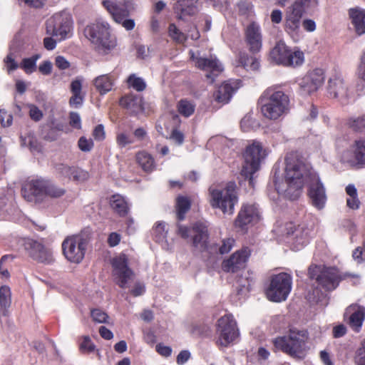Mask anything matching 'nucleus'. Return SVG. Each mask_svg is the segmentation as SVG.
I'll list each match as a JSON object with an SVG mask.
<instances>
[{"instance_id": "obj_1", "label": "nucleus", "mask_w": 365, "mask_h": 365, "mask_svg": "<svg viewBox=\"0 0 365 365\" xmlns=\"http://www.w3.org/2000/svg\"><path fill=\"white\" fill-rule=\"evenodd\" d=\"M285 162V180L275 182V189L285 197L294 200L300 196L304 185L309 182L311 175L316 173L311 170L310 165L297 153L287 154Z\"/></svg>"}, {"instance_id": "obj_2", "label": "nucleus", "mask_w": 365, "mask_h": 365, "mask_svg": "<svg viewBox=\"0 0 365 365\" xmlns=\"http://www.w3.org/2000/svg\"><path fill=\"white\" fill-rule=\"evenodd\" d=\"M309 339L306 330L290 328L287 333L274 341V346L292 357L302 359L306 351V344Z\"/></svg>"}, {"instance_id": "obj_3", "label": "nucleus", "mask_w": 365, "mask_h": 365, "mask_svg": "<svg viewBox=\"0 0 365 365\" xmlns=\"http://www.w3.org/2000/svg\"><path fill=\"white\" fill-rule=\"evenodd\" d=\"M261 111L270 120H276L289 110V98L282 91L267 88L260 98Z\"/></svg>"}, {"instance_id": "obj_4", "label": "nucleus", "mask_w": 365, "mask_h": 365, "mask_svg": "<svg viewBox=\"0 0 365 365\" xmlns=\"http://www.w3.org/2000/svg\"><path fill=\"white\" fill-rule=\"evenodd\" d=\"M193 247L201 252H207L209 254L224 255L228 253L235 244V240L227 238L222 241V245L215 243L208 245V230L207 225L200 222H196L193 227Z\"/></svg>"}, {"instance_id": "obj_5", "label": "nucleus", "mask_w": 365, "mask_h": 365, "mask_svg": "<svg viewBox=\"0 0 365 365\" xmlns=\"http://www.w3.org/2000/svg\"><path fill=\"white\" fill-rule=\"evenodd\" d=\"M210 204L214 208H219L225 214L232 215L234 207L238 201L237 185L234 182H229L223 189L210 187Z\"/></svg>"}, {"instance_id": "obj_6", "label": "nucleus", "mask_w": 365, "mask_h": 365, "mask_svg": "<svg viewBox=\"0 0 365 365\" xmlns=\"http://www.w3.org/2000/svg\"><path fill=\"white\" fill-rule=\"evenodd\" d=\"M266 155V150L259 142H254L247 147L244 153L245 162L241 175L249 180L250 185H252L253 175L259 169L260 163Z\"/></svg>"}, {"instance_id": "obj_7", "label": "nucleus", "mask_w": 365, "mask_h": 365, "mask_svg": "<svg viewBox=\"0 0 365 365\" xmlns=\"http://www.w3.org/2000/svg\"><path fill=\"white\" fill-rule=\"evenodd\" d=\"M85 35L98 51L111 50L116 45L115 38L110 35L108 24L96 23L88 26L85 29Z\"/></svg>"}, {"instance_id": "obj_8", "label": "nucleus", "mask_w": 365, "mask_h": 365, "mask_svg": "<svg viewBox=\"0 0 365 365\" xmlns=\"http://www.w3.org/2000/svg\"><path fill=\"white\" fill-rule=\"evenodd\" d=\"M271 60L278 65L298 66L304 62V53L299 50L292 51L282 41L277 42L269 53Z\"/></svg>"}, {"instance_id": "obj_9", "label": "nucleus", "mask_w": 365, "mask_h": 365, "mask_svg": "<svg viewBox=\"0 0 365 365\" xmlns=\"http://www.w3.org/2000/svg\"><path fill=\"white\" fill-rule=\"evenodd\" d=\"M308 273L310 279H315L327 291L336 289L341 279L338 270L334 267L312 265L309 267Z\"/></svg>"}, {"instance_id": "obj_10", "label": "nucleus", "mask_w": 365, "mask_h": 365, "mask_svg": "<svg viewBox=\"0 0 365 365\" xmlns=\"http://www.w3.org/2000/svg\"><path fill=\"white\" fill-rule=\"evenodd\" d=\"M292 289V278L286 273L274 275L266 290V296L272 302L284 301Z\"/></svg>"}, {"instance_id": "obj_11", "label": "nucleus", "mask_w": 365, "mask_h": 365, "mask_svg": "<svg viewBox=\"0 0 365 365\" xmlns=\"http://www.w3.org/2000/svg\"><path fill=\"white\" fill-rule=\"evenodd\" d=\"M103 5L110 14L113 20L118 24H121L126 30H132L134 28V20L127 19L130 13L128 2L103 0Z\"/></svg>"}, {"instance_id": "obj_12", "label": "nucleus", "mask_w": 365, "mask_h": 365, "mask_svg": "<svg viewBox=\"0 0 365 365\" xmlns=\"http://www.w3.org/2000/svg\"><path fill=\"white\" fill-rule=\"evenodd\" d=\"M87 241L81 236L67 237L62 243L63 252L68 260L79 263L84 257Z\"/></svg>"}, {"instance_id": "obj_13", "label": "nucleus", "mask_w": 365, "mask_h": 365, "mask_svg": "<svg viewBox=\"0 0 365 365\" xmlns=\"http://www.w3.org/2000/svg\"><path fill=\"white\" fill-rule=\"evenodd\" d=\"M217 333L218 343L223 346H227L239 336L236 322L230 315H225L217 321Z\"/></svg>"}, {"instance_id": "obj_14", "label": "nucleus", "mask_w": 365, "mask_h": 365, "mask_svg": "<svg viewBox=\"0 0 365 365\" xmlns=\"http://www.w3.org/2000/svg\"><path fill=\"white\" fill-rule=\"evenodd\" d=\"M71 28V16L65 12L56 14L46 21V33L58 38L59 40L66 37Z\"/></svg>"}, {"instance_id": "obj_15", "label": "nucleus", "mask_w": 365, "mask_h": 365, "mask_svg": "<svg viewBox=\"0 0 365 365\" xmlns=\"http://www.w3.org/2000/svg\"><path fill=\"white\" fill-rule=\"evenodd\" d=\"M28 255L38 263L50 264L54 262L53 252L43 243L32 239H27L24 243Z\"/></svg>"}, {"instance_id": "obj_16", "label": "nucleus", "mask_w": 365, "mask_h": 365, "mask_svg": "<svg viewBox=\"0 0 365 365\" xmlns=\"http://www.w3.org/2000/svg\"><path fill=\"white\" fill-rule=\"evenodd\" d=\"M190 58L195 62V67L207 72L205 76L211 80V83L223 71L222 64L215 56L204 57L199 52H192Z\"/></svg>"}, {"instance_id": "obj_17", "label": "nucleus", "mask_w": 365, "mask_h": 365, "mask_svg": "<svg viewBox=\"0 0 365 365\" xmlns=\"http://www.w3.org/2000/svg\"><path fill=\"white\" fill-rule=\"evenodd\" d=\"M113 274L117 284L121 288L127 287L129 281L134 277L133 272L128 266V258L121 254L113 259Z\"/></svg>"}, {"instance_id": "obj_18", "label": "nucleus", "mask_w": 365, "mask_h": 365, "mask_svg": "<svg viewBox=\"0 0 365 365\" xmlns=\"http://www.w3.org/2000/svg\"><path fill=\"white\" fill-rule=\"evenodd\" d=\"M46 180L37 179L26 182L21 188V195L28 202H37L45 196Z\"/></svg>"}, {"instance_id": "obj_19", "label": "nucleus", "mask_w": 365, "mask_h": 365, "mask_svg": "<svg viewBox=\"0 0 365 365\" xmlns=\"http://www.w3.org/2000/svg\"><path fill=\"white\" fill-rule=\"evenodd\" d=\"M309 185L308 194L311 199L312 204L318 209H322L327 200L325 189L323 184L317 174L311 175Z\"/></svg>"}, {"instance_id": "obj_20", "label": "nucleus", "mask_w": 365, "mask_h": 365, "mask_svg": "<svg viewBox=\"0 0 365 365\" xmlns=\"http://www.w3.org/2000/svg\"><path fill=\"white\" fill-rule=\"evenodd\" d=\"M250 255V250L248 247H244L234 252L229 259L222 262V270L226 272L234 273L240 269H244Z\"/></svg>"}, {"instance_id": "obj_21", "label": "nucleus", "mask_w": 365, "mask_h": 365, "mask_svg": "<svg viewBox=\"0 0 365 365\" xmlns=\"http://www.w3.org/2000/svg\"><path fill=\"white\" fill-rule=\"evenodd\" d=\"M56 175L61 178H68L76 182H83L88 179L89 174L76 166H69L64 163H56L54 165Z\"/></svg>"}, {"instance_id": "obj_22", "label": "nucleus", "mask_w": 365, "mask_h": 365, "mask_svg": "<svg viewBox=\"0 0 365 365\" xmlns=\"http://www.w3.org/2000/svg\"><path fill=\"white\" fill-rule=\"evenodd\" d=\"M245 41L252 53H257L262 48V34L259 26L252 22L245 29Z\"/></svg>"}, {"instance_id": "obj_23", "label": "nucleus", "mask_w": 365, "mask_h": 365, "mask_svg": "<svg viewBox=\"0 0 365 365\" xmlns=\"http://www.w3.org/2000/svg\"><path fill=\"white\" fill-rule=\"evenodd\" d=\"M328 92L332 97L338 98L341 103H348L349 96L348 88L341 77L334 76L329 79Z\"/></svg>"}, {"instance_id": "obj_24", "label": "nucleus", "mask_w": 365, "mask_h": 365, "mask_svg": "<svg viewBox=\"0 0 365 365\" xmlns=\"http://www.w3.org/2000/svg\"><path fill=\"white\" fill-rule=\"evenodd\" d=\"M324 76L321 69H315L308 73L300 83L301 89L307 93L316 91L324 81Z\"/></svg>"}, {"instance_id": "obj_25", "label": "nucleus", "mask_w": 365, "mask_h": 365, "mask_svg": "<svg viewBox=\"0 0 365 365\" xmlns=\"http://www.w3.org/2000/svg\"><path fill=\"white\" fill-rule=\"evenodd\" d=\"M344 317H348V324L356 331H359L365 319V308L358 304L349 306Z\"/></svg>"}, {"instance_id": "obj_26", "label": "nucleus", "mask_w": 365, "mask_h": 365, "mask_svg": "<svg viewBox=\"0 0 365 365\" xmlns=\"http://www.w3.org/2000/svg\"><path fill=\"white\" fill-rule=\"evenodd\" d=\"M259 220V213L254 205H244L235 220V226L243 229L246 225Z\"/></svg>"}, {"instance_id": "obj_27", "label": "nucleus", "mask_w": 365, "mask_h": 365, "mask_svg": "<svg viewBox=\"0 0 365 365\" xmlns=\"http://www.w3.org/2000/svg\"><path fill=\"white\" fill-rule=\"evenodd\" d=\"M239 83L237 81H226L221 84L213 93L215 101L219 103H227L238 89Z\"/></svg>"}, {"instance_id": "obj_28", "label": "nucleus", "mask_w": 365, "mask_h": 365, "mask_svg": "<svg viewBox=\"0 0 365 365\" xmlns=\"http://www.w3.org/2000/svg\"><path fill=\"white\" fill-rule=\"evenodd\" d=\"M120 105L134 113H138L144 109L143 98L140 95L133 93L122 97Z\"/></svg>"}, {"instance_id": "obj_29", "label": "nucleus", "mask_w": 365, "mask_h": 365, "mask_svg": "<svg viewBox=\"0 0 365 365\" xmlns=\"http://www.w3.org/2000/svg\"><path fill=\"white\" fill-rule=\"evenodd\" d=\"M349 14L356 33L359 36L365 34V10L351 9Z\"/></svg>"}, {"instance_id": "obj_30", "label": "nucleus", "mask_w": 365, "mask_h": 365, "mask_svg": "<svg viewBox=\"0 0 365 365\" xmlns=\"http://www.w3.org/2000/svg\"><path fill=\"white\" fill-rule=\"evenodd\" d=\"M114 78L109 74L101 75L93 80V85L101 95L111 91Z\"/></svg>"}, {"instance_id": "obj_31", "label": "nucleus", "mask_w": 365, "mask_h": 365, "mask_svg": "<svg viewBox=\"0 0 365 365\" xmlns=\"http://www.w3.org/2000/svg\"><path fill=\"white\" fill-rule=\"evenodd\" d=\"M11 304V293L9 287L6 285L0 287V314L7 316L8 309Z\"/></svg>"}, {"instance_id": "obj_32", "label": "nucleus", "mask_w": 365, "mask_h": 365, "mask_svg": "<svg viewBox=\"0 0 365 365\" xmlns=\"http://www.w3.org/2000/svg\"><path fill=\"white\" fill-rule=\"evenodd\" d=\"M174 10L178 14V18L181 20H184L187 16H193L197 11L195 4H182L181 1L175 4Z\"/></svg>"}, {"instance_id": "obj_33", "label": "nucleus", "mask_w": 365, "mask_h": 365, "mask_svg": "<svg viewBox=\"0 0 365 365\" xmlns=\"http://www.w3.org/2000/svg\"><path fill=\"white\" fill-rule=\"evenodd\" d=\"M136 160L145 172H151L155 167L153 158L145 151L138 152L136 154Z\"/></svg>"}, {"instance_id": "obj_34", "label": "nucleus", "mask_w": 365, "mask_h": 365, "mask_svg": "<svg viewBox=\"0 0 365 365\" xmlns=\"http://www.w3.org/2000/svg\"><path fill=\"white\" fill-rule=\"evenodd\" d=\"M111 207L120 216H124L128 213V207L124 198L119 195H114L110 199Z\"/></svg>"}, {"instance_id": "obj_35", "label": "nucleus", "mask_w": 365, "mask_h": 365, "mask_svg": "<svg viewBox=\"0 0 365 365\" xmlns=\"http://www.w3.org/2000/svg\"><path fill=\"white\" fill-rule=\"evenodd\" d=\"M346 192L349 197L346 199V205L352 209L357 210L359 208L360 201L357 195V190L354 185H348L346 187Z\"/></svg>"}, {"instance_id": "obj_36", "label": "nucleus", "mask_w": 365, "mask_h": 365, "mask_svg": "<svg viewBox=\"0 0 365 365\" xmlns=\"http://www.w3.org/2000/svg\"><path fill=\"white\" fill-rule=\"evenodd\" d=\"M302 228H296L292 222H287L284 225L280 227L277 230L282 235L290 236L295 235L297 242L299 245H303L306 243L305 240L299 239L298 233L301 232Z\"/></svg>"}, {"instance_id": "obj_37", "label": "nucleus", "mask_w": 365, "mask_h": 365, "mask_svg": "<svg viewBox=\"0 0 365 365\" xmlns=\"http://www.w3.org/2000/svg\"><path fill=\"white\" fill-rule=\"evenodd\" d=\"M177 217L179 220H182L185 218V213L190 208V200L183 196H180L177 198Z\"/></svg>"}, {"instance_id": "obj_38", "label": "nucleus", "mask_w": 365, "mask_h": 365, "mask_svg": "<svg viewBox=\"0 0 365 365\" xmlns=\"http://www.w3.org/2000/svg\"><path fill=\"white\" fill-rule=\"evenodd\" d=\"M354 155L358 164L365 165V140L361 139L355 141Z\"/></svg>"}, {"instance_id": "obj_39", "label": "nucleus", "mask_w": 365, "mask_h": 365, "mask_svg": "<svg viewBox=\"0 0 365 365\" xmlns=\"http://www.w3.org/2000/svg\"><path fill=\"white\" fill-rule=\"evenodd\" d=\"M66 193L65 189L60 187L50 181L46 180L45 196L57 198Z\"/></svg>"}, {"instance_id": "obj_40", "label": "nucleus", "mask_w": 365, "mask_h": 365, "mask_svg": "<svg viewBox=\"0 0 365 365\" xmlns=\"http://www.w3.org/2000/svg\"><path fill=\"white\" fill-rule=\"evenodd\" d=\"M40 57V54H35L30 58H24L21 63V68L28 74L34 72L36 70V61Z\"/></svg>"}, {"instance_id": "obj_41", "label": "nucleus", "mask_w": 365, "mask_h": 365, "mask_svg": "<svg viewBox=\"0 0 365 365\" xmlns=\"http://www.w3.org/2000/svg\"><path fill=\"white\" fill-rule=\"evenodd\" d=\"M195 105L187 99H182L178 103V112L185 117L190 116L195 111Z\"/></svg>"}, {"instance_id": "obj_42", "label": "nucleus", "mask_w": 365, "mask_h": 365, "mask_svg": "<svg viewBox=\"0 0 365 365\" xmlns=\"http://www.w3.org/2000/svg\"><path fill=\"white\" fill-rule=\"evenodd\" d=\"M240 63L247 70L256 71L259 66V63L255 57H249L245 54L240 56Z\"/></svg>"}, {"instance_id": "obj_43", "label": "nucleus", "mask_w": 365, "mask_h": 365, "mask_svg": "<svg viewBox=\"0 0 365 365\" xmlns=\"http://www.w3.org/2000/svg\"><path fill=\"white\" fill-rule=\"evenodd\" d=\"M62 128L61 125H58L56 127H45L41 131V135L48 141L56 140L58 136V131L61 130Z\"/></svg>"}, {"instance_id": "obj_44", "label": "nucleus", "mask_w": 365, "mask_h": 365, "mask_svg": "<svg viewBox=\"0 0 365 365\" xmlns=\"http://www.w3.org/2000/svg\"><path fill=\"white\" fill-rule=\"evenodd\" d=\"M169 35L177 43H183L187 40V36L181 32L175 24H171L169 26Z\"/></svg>"}, {"instance_id": "obj_45", "label": "nucleus", "mask_w": 365, "mask_h": 365, "mask_svg": "<svg viewBox=\"0 0 365 365\" xmlns=\"http://www.w3.org/2000/svg\"><path fill=\"white\" fill-rule=\"evenodd\" d=\"M91 317L93 322L101 324H108V315L104 311L100 309H93L91 310Z\"/></svg>"}, {"instance_id": "obj_46", "label": "nucleus", "mask_w": 365, "mask_h": 365, "mask_svg": "<svg viewBox=\"0 0 365 365\" xmlns=\"http://www.w3.org/2000/svg\"><path fill=\"white\" fill-rule=\"evenodd\" d=\"M128 83L137 91H143L146 87V84L143 79L136 77L134 74H132L128 77Z\"/></svg>"}, {"instance_id": "obj_47", "label": "nucleus", "mask_w": 365, "mask_h": 365, "mask_svg": "<svg viewBox=\"0 0 365 365\" xmlns=\"http://www.w3.org/2000/svg\"><path fill=\"white\" fill-rule=\"evenodd\" d=\"M349 128L355 131L361 132L365 129V115L349 120Z\"/></svg>"}, {"instance_id": "obj_48", "label": "nucleus", "mask_w": 365, "mask_h": 365, "mask_svg": "<svg viewBox=\"0 0 365 365\" xmlns=\"http://www.w3.org/2000/svg\"><path fill=\"white\" fill-rule=\"evenodd\" d=\"M153 235L156 242H162L167 235L165 225L163 223H158L153 228Z\"/></svg>"}, {"instance_id": "obj_49", "label": "nucleus", "mask_w": 365, "mask_h": 365, "mask_svg": "<svg viewBox=\"0 0 365 365\" xmlns=\"http://www.w3.org/2000/svg\"><path fill=\"white\" fill-rule=\"evenodd\" d=\"M133 140L129 135L125 133H119L116 135V143L120 148H124L127 145L133 143Z\"/></svg>"}, {"instance_id": "obj_50", "label": "nucleus", "mask_w": 365, "mask_h": 365, "mask_svg": "<svg viewBox=\"0 0 365 365\" xmlns=\"http://www.w3.org/2000/svg\"><path fill=\"white\" fill-rule=\"evenodd\" d=\"M354 361L356 365H365V340L362 341L361 346L356 350Z\"/></svg>"}, {"instance_id": "obj_51", "label": "nucleus", "mask_w": 365, "mask_h": 365, "mask_svg": "<svg viewBox=\"0 0 365 365\" xmlns=\"http://www.w3.org/2000/svg\"><path fill=\"white\" fill-rule=\"evenodd\" d=\"M96 349V346L91 341L88 336L83 337V341L80 344V349L83 353H91Z\"/></svg>"}, {"instance_id": "obj_52", "label": "nucleus", "mask_w": 365, "mask_h": 365, "mask_svg": "<svg viewBox=\"0 0 365 365\" xmlns=\"http://www.w3.org/2000/svg\"><path fill=\"white\" fill-rule=\"evenodd\" d=\"M78 148L83 152L90 151L93 147V142L91 139H87L85 137H81L78 142Z\"/></svg>"}, {"instance_id": "obj_53", "label": "nucleus", "mask_w": 365, "mask_h": 365, "mask_svg": "<svg viewBox=\"0 0 365 365\" xmlns=\"http://www.w3.org/2000/svg\"><path fill=\"white\" fill-rule=\"evenodd\" d=\"M29 116L34 121H39L43 117L42 111L35 105H29Z\"/></svg>"}, {"instance_id": "obj_54", "label": "nucleus", "mask_w": 365, "mask_h": 365, "mask_svg": "<svg viewBox=\"0 0 365 365\" xmlns=\"http://www.w3.org/2000/svg\"><path fill=\"white\" fill-rule=\"evenodd\" d=\"M13 117L11 114L7 113L4 109L0 110V122L3 127H9L11 125Z\"/></svg>"}, {"instance_id": "obj_55", "label": "nucleus", "mask_w": 365, "mask_h": 365, "mask_svg": "<svg viewBox=\"0 0 365 365\" xmlns=\"http://www.w3.org/2000/svg\"><path fill=\"white\" fill-rule=\"evenodd\" d=\"M4 62L6 63L9 72L13 71L17 69L19 67L18 63L14 60L13 55L11 53L7 55V56L4 59Z\"/></svg>"}, {"instance_id": "obj_56", "label": "nucleus", "mask_w": 365, "mask_h": 365, "mask_svg": "<svg viewBox=\"0 0 365 365\" xmlns=\"http://www.w3.org/2000/svg\"><path fill=\"white\" fill-rule=\"evenodd\" d=\"M69 123L70 125L77 129H80L81 125V118L78 113L76 112H71L69 115Z\"/></svg>"}, {"instance_id": "obj_57", "label": "nucleus", "mask_w": 365, "mask_h": 365, "mask_svg": "<svg viewBox=\"0 0 365 365\" xmlns=\"http://www.w3.org/2000/svg\"><path fill=\"white\" fill-rule=\"evenodd\" d=\"M196 223H195L192 227L191 230L188 229L187 227H184V226H182V225H178V234L182 237V238H187L189 237V235H191L192 237V240L193 241V227L195 226Z\"/></svg>"}, {"instance_id": "obj_58", "label": "nucleus", "mask_w": 365, "mask_h": 365, "mask_svg": "<svg viewBox=\"0 0 365 365\" xmlns=\"http://www.w3.org/2000/svg\"><path fill=\"white\" fill-rule=\"evenodd\" d=\"M359 78L365 81V51L360 57V61L358 66Z\"/></svg>"}, {"instance_id": "obj_59", "label": "nucleus", "mask_w": 365, "mask_h": 365, "mask_svg": "<svg viewBox=\"0 0 365 365\" xmlns=\"http://www.w3.org/2000/svg\"><path fill=\"white\" fill-rule=\"evenodd\" d=\"M55 65L61 70H65L70 67V63L61 56H58L56 58Z\"/></svg>"}, {"instance_id": "obj_60", "label": "nucleus", "mask_w": 365, "mask_h": 365, "mask_svg": "<svg viewBox=\"0 0 365 365\" xmlns=\"http://www.w3.org/2000/svg\"><path fill=\"white\" fill-rule=\"evenodd\" d=\"M93 136L96 140H103L105 138V131L103 125H98L93 132Z\"/></svg>"}, {"instance_id": "obj_61", "label": "nucleus", "mask_w": 365, "mask_h": 365, "mask_svg": "<svg viewBox=\"0 0 365 365\" xmlns=\"http://www.w3.org/2000/svg\"><path fill=\"white\" fill-rule=\"evenodd\" d=\"M83 101V96L81 93H73V96L69 100V103L72 106L78 107Z\"/></svg>"}, {"instance_id": "obj_62", "label": "nucleus", "mask_w": 365, "mask_h": 365, "mask_svg": "<svg viewBox=\"0 0 365 365\" xmlns=\"http://www.w3.org/2000/svg\"><path fill=\"white\" fill-rule=\"evenodd\" d=\"M38 71L43 75H49L52 71V63L49 61H43L38 67Z\"/></svg>"}, {"instance_id": "obj_63", "label": "nucleus", "mask_w": 365, "mask_h": 365, "mask_svg": "<svg viewBox=\"0 0 365 365\" xmlns=\"http://www.w3.org/2000/svg\"><path fill=\"white\" fill-rule=\"evenodd\" d=\"M170 139L174 140L178 145H181L184 141V135L177 129H174L170 135Z\"/></svg>"}, {"instance_id": "obj_64", "label": "nucleus", "mask_w": 365, "mask_h": 365, "mask_svg": "<svg viewBox=\"0 0 365 365\" xmlns=\"http://www.w3.org/2000/svg\"><path fill=\"white\" fill-rule=\"evenodd\" d=\"M155 348L157 352L163 356H169L171 354L172 349L170 346L158 344Z\"/></svg>"}]
</instances>
